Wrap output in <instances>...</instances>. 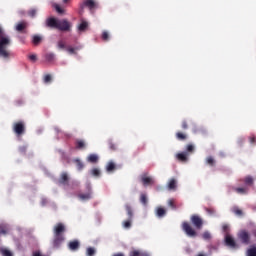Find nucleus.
<instances>
[{"label":"nucleus","mask_w":256,"mask_h":256,"mask_svg":"<svg viewBox=\"0 0 256 256\" xmlns=\"http://www.w3.org/2000/svg\"><path fill=\"white\" fill-rule=\"evenodd\" d=\"M26 149H27L26 147H21L20 151H26Z\"/></svg>","instance_id":"nucleus-56"},{"label":"nucleus","mask_w":256,"mask_h":256,"mask_svg":"<svg viewBox=\"0 0 256 256\" xmlns=\"http://www.w3.org/2000/svg\"><path fill=\"white\" fill-rule=\"evenodd\" d=\"M74 163L76 164V167L78 169V171H83V168L85 167V164H83V162L79 159H75Z\"/></svg>","instance_id":"nucleus-28"},{"label":"nucleus","mask_w":256,"mask_h":256,"mask_svg":"<svg viewBox=\"0 0 256 256\" xmlns=\"http://www.w3.org/2000/svg\"><path fill=\"white\" fill-rule=\"evenodd\" d=\"M12 131L15 133L16 137H23L26 131L25 122H14L12 126Z\"/></svg>","instance_id":"nucleus-4"},{"label":"nucleus","mask_w":256,"mask_h":256,"mask_svg":"<svg viewBox=\"0 0 256 256\" xmlns=\"http://www.w3.org/2000/svg\"><path fill=\"white\" fill-rule=\"evenodd\" d=\"M85 7H88V9H90V11H91V10L95 9V7H97V4L93 0H86V1H84L83 4L80 5L81 11H83V9H85Z\"/></svg>","instance_id":"nucleus-9"},{"label":"nucleus","mask_w":256,"mask_h":256,"mask_svg":"<svg viewBox=\"0 0 256 256\" xmlns=\"http://www.w3.org/2000/svg\"><path fill=\"white\" fill-rule=\"evenodd\" d=\"M67 227L65 224L59 222L53 227V240L52 247L53 249H59L63 243H65V232Z\"/></svg>","instance_id":"nucleus-1"},{"label":"nucleus","mask_w":256,"mask_h":256,"mask_svg":"<svg viewBox=\"0 0 256 256\" xmlns=\"http://www.w3.org/2000/svg\"><path fill=\"white\" fill-rule=\"evenodd\" d=\"M182 231H184L187 237H191L192 239H195L198 235L197 230L187 221L182 222Z\"/></svg>","instance_id":"nucleus-5"},{"label":"nucleus","mask_w":256,"mask_h":256,"mask_svg":"<svg viewBox=\"0 0 256 256\" xmlns=\"http://www.w3.org/2000/svg\"><path fill=\"white\" fill-rule=\"evenodd\" d=\"M141 183L144 187H148L149 185H154L155 180H153V177H150L147 174H142L141 175Z\"/></svg>","instance_id":"nucleus-8"},{"label":"nucleus","mask_w":256,"mask_h":256,"mask_svg":"<svg viewBox=\"0 0 256 256\" xmlns=\"http://www.w3.org/2000/svg\"><path fill=\"white\" fill-rule=\"evenodd\" d=\"M66 50L70 55H77V51H79V47L73 48L71 46L66 47Z\"/></svg>","instance_id":"nucleus-30"},{"label":"nucleus","mask_w":256,"mask_h":256,"mask_svg":"<svg viewBox=\"0 0 256 256\" xmlns=\"http://www.w3.org/2000/svg\"><path fill=\"white\" fill-rule=\"evenodd\" d=\"M197 256H207V255H205V254H203V253H200V254H198Z\"/></svg>","instance_id":"nucleus-57"},{"label":"nucleus","mask_w":256,"mask_h":256,"mask_svg":"<svg viewBox=\"0 0 256 256\" xmlns=\"http://www.w3.org/2000/svg\"><path fill=\"white\" fill-rule=\"evenodd\" d=\"M113 256H125V254H123V253H116V254H114Z\"/></svg>","instance_id":"nucleus-54"},{"label":"nucleus","mask_w":256,"mask_h":256,"mask_svg":"<svg viewBox=\"0 0 256 256\" xmlns=\"http://www.w3.org/2000/svg\"><path fill=\"white\" fill-rule=\"evenodd\" d=\"M228 229H229V226H227V225L223 226V231H227Z\"/></svg>","instance_id":"nucleus-55"},{"label":"nucleus","mask_w":256,"mask_h":256,"mask_svg":"<svg viewBox=\"0 0 256 256\" xmlns=\"http://www.w3.org/2000/svg\"><path fill=\"white\" fill-rule=\"evenodd\" d=\"M78 198L81 200V201H89V199H91V193H86V194H79L78 195Z\"/></svg>","instance_id":"nucleus-29"},{"label":"nucleus","mask_w":256,"mask_h":256,"mask_svg":"<svg viewBox=\"0 0 256 256\" xmlns=\"http://www.w3.org/2000/svg\"><path fill=\"white\" fill-rule=\"evenodd\" d=\"M232 213H234V215H237L238 217H243V210H241L239 207L234 206L231 209Z\"/></svg>","instance_id":"nucleus-22"},{"label":"nucleus","mask_w":256,"mask_h":256,"mask_svg":"<svg viewBox=\"0 0 256 256\" xmlns=\"http://www.w3.org/2000/svg\"><path fill=\"white\" fill-rule=\"evenodd\" d=\"M80 247H81V242H79V240H71L68 243V249L70 251H79Z\"/></svg>","instance_id":"nucleus-11"},{"label":"nucleus","mask_w":256,"mask_h":256,"mask_svg":"<svg viewBox=\"0 0 256 256\" xmlns=\"http://www.w3.org/2000/svg\"><path fill=\"white\" fill-rule=\"evenodd\" d=\"M89 27V23L87 21H82L78 26V31H85Z\"/></svg>","instance_id":"nucleus-32"},{"label":"nucleus","mask_w":256,"mask_h":256,"mask_svg":"<svg viewBox=\"0 0 256 256\" xmlns=\"http://www.w3.org/2000/svg\"><path fill=\"white\" fill-rule=\"evenodd\" d=\"M11 45V40L7 37L0 38V57H4V59H8L10 56L9 51H7V47Z\"/></svg>","instance_id":"nucleus-3"},{"label":"nucleus","mask_w":256,"mask_h":256,"mask_svg":"<svg viewBox=\"0 0 256 256\" xmlns=\"http://www.w3.org/2000/svg\"><path fill=\"white\" fill-rule=\"evenodd\" d=\"M167 215V210L163 207L156 208V216L159 218L165 217Z\"/></svg>","instance_id":"nucleus-18"},{"label":"nucleus","mask_w":256,"mask_h":256,"mask_svg":"<svg viewBox=\"0 0 256 256\" xmlns=\"http://www.w3.org/2000/svg\"><path fill=\"white\" fill-rule=\"evenodd\" d=\"M176 138L178 139V141H185L187 139V134L183 132H177Z\"/></svg>","instance_id":"nucleus-31"},{"label":"nucleus","mask_w":256,"mask_h":256,"mask_svg":"<svg viewBox=\"0 0 256 256\" xmlns=\"http://www.w3.org/2000/svg\"><path fill=\"white\" fill-rule=\"evenodd\" d=\"M95 253H97V250L93 247H88L86 249V256H95Z\"/></svg>","instance_id":"nucleus-34"},{"label":"nucleus","mask_w":256,"mask_h":256,"mask_svg":"<svg viewBox=\"0 0 256 256\" xmlns=\"http://www.w3.org/2000/svg\"><path fill=\"white\" fill-rule=\"evenodd\" d=\"M76 149H85V141L76 140Z\"/></svg>","instance_id":"nucleus-38"},{"label":"nucleus","mask_w":256,"mask_h":256,"mask_svg":"<svg viewBox=\"0 0 256 256\" xmlns=\"http://www.w3.org/2000/svg\"><path fill=\"white\" fill-rule=\"evenodd\" d=\"M208 215H215V208H206Z\"/></svg>","instance_id":"nucleus-49"},{"label":"nucleus","mask_w":256,"mask_h":256,"mask_svg":"<svg viewBox=\"0 0 256 256\" xmlns=\"http://www.w3.org/2000/svg\"><path fill=\"white\" fill-rule=\"evenodd\" d=\"M63 3H69V0H63Z\"/></svg>","instance_id":"nucleus-58"},{"label":"nucleus","mask_w":256,"mask_h":256,"mask_svg":"<svg viewBox=\"0 0 256 256\" xmlns=\"http://www.w3.org/2000/svg\"><path fill=\"white\" fill-rule=\"evenodd\" d=\"M202 238H203L205 241H209V239H211V233H209V231H205V232L202 234Z\"/></svg>","instance_id":"nucleus-41"},{"label":"nucleus","mask_w":256,"mask_h":256,"mask_svg":"<svg viewBox=\"0 0 256 256\" xmlns=\"http://www.w3.org/2000/svg\"><path fill=\"white\" fill-rule=\"evenodd\" d=\"M87 161L88 163H97L99 161V156H97V154H90Z\"/></svg>","instance_id":"nucleus-20"},{"label":"nucleus","mask_w":256,"mask_h":256,"mask_svg":"<svg viewBox=\"0 0 256 256\" xmlns=\"http://www.w3.org/2000/svg\"><path fill=\"white\" fill-rule=\"evenodd\" d=\"M59 185L67 186L69 185V174L67 172H62L60 178L58 179Z\"/></svg>","instance_id":"nucleus-10"},{"label":"nucleus","mask_w":256,"mask_h":256,"mask_svg":"<svg viewBox=\"0 0 256 256\" xmlns=\"http://www.w3.org/2000/svg\"><path fill=\"white\" fill-rule=\"evenodd\" d=\"M141 149H145V146H142Z\"/></svg>","instance_id":"nucleus-60"},{"label":"nucleus","mask_w":256,"mask_h":256,"mask_svg":"<svg viewBox=\"0 0 256 256\" xmlns=\"http://www.w3.org/2000/svg\"><path fill=\"white\" fill-rule=\"evenodd\" d=\"M9 233V227L5 224H0V235H7Z\"/></svg>","instance_id":"nucleus-27"},{"label":"nucleus","mask_w":256,"mask_h":256,"mask_svg":"<svg viewBox=\"0 0 256 256\" xmlns=\"http://www.w3.org/2000/svg\"><path fill=\"white\" fill-rule=\"evenodd\" d=\"M216 161H215V158H213V156H208L206 158V164L209 165V167H215L216 165Z\"/></svg>","instance_id":"nucleus-24"},{"label":"nucleus","mask_w":256,"mask_h":256,"mask_svg":"<svg viewBox=\"0 0 256 256\" xmlns=\"http://www.w3.org/2000/svg\"><path fill=\"white\" fill-rule=\"evenodd\" d=\"M108 146L110 151H117V145H115V143H113L112 141L108 142Z\"/></svg>","instance_id":"nucleus-42"},{"label":"nucleus","mask_w":256,"mask_h":256,"mask_svg":"<svg viewBox=\"0 0 256 256\" xmlns=\"http://www.w3.org/2000/svg\"><path fill=\"white\" fill-rule=\"evenodd\" d=\"M45 59L48 61V63H51L52 61H55V54L48 53L45 55Z\"/></svg>","instance_id":"nucleus-37"},{"label":"nucleus","mask_w":256,"mask_h":256,"mask_svg":"<svg viewBox=\"0 0 256 256\" xmlns=\"http://www.w3.org/2000/svg\"><path fill=\"white\" fill-rule=\"evenodd\" d=\"M238 241L243 245L251 244V234L247 230H240L237 234Z\"/></svg>","instance_id":"nucleus-6"},{"label":"nucleus","mask_w":256,"mask_h":256,"mask_svg":"<svg viewBox=\"0 0 256 256\" xmlns=\"http://www.w3.org/2000/svg\"><path fill=\"white\" fill-rule=\"evenodd\" d=\"M57 46L58 49H67V46H65V42L63 40L58 41Z\"/></svg>","instance_id":"nucleus-44"},{"label":"nucleus","mask_w":256,"mask_h":256,"mask_svg":"<svg viewBox=\"0 0 256 256\" xmlns=\"http://www.w3.org/2000/svg\"><path fill=\"white\" fill-rule=\"evenodd\" d=\"M89 174L91 175V177L99 178L101 177V169L94 167L89 170Z\"/></svg>","instance_id":"nucleus-17"},{"label":"nucleus","mask_w":256,"mask_h":256,"mask_svg":"<svg viewBox=\"0 0 256 256\" xmlns=\"http://www.w3.org/2000/svg\"><path fill=\"white\" fill-rule=\"evenodd\" d=\"M125 209H126V213L128 215V219H133V208H131V205L126 204Z\"/></svg>","instance_id":"nucleus-26"},{"label":"nucleus","mask_w":256,"mask_h":256,"mask_svg":"<svg viewBox=\"0 0 256 256\" xmlns=\"http://www.w3.org/2000/svg\"><path fill=\"white\" fill-rule=\"evenodd\" d=\"M29 59H30L33 63H35V61H37V55L32 54V55L29 56Z\"/></svg>","instance_id":"nucleus-51"},{"label":"nucleus","mask_w":256,"mask_h":256,"mask_svg":"<svg viewBox=\"0 0 256 256\" xmlns=\"http://www.w3.org/2000/svg\"><path fill=\"white\" fill-rule=\"evenodd\" d=\"M102 39H103L104 41H109V32L103 31V32H102Z\"/></svg>","instance_id":"nucleus-46"},{"label":"nucleus","mask_w":256,"mask_h":256,"mask_svg":"<svg viewBox=\"0 0 256 256\" xmlns=\"http://www.w3.org/2000/svg\"><path fill=\"white\" fill-rule=\"evenodd\" d=\"M176 159L181 163H187L189 161V153L188 152H180L176 154Z\"/></svg>","instance_id":"nucleus-12"},{"label":"nucleus","mask_w":256,"mask_h":256,"mask_svg":"<svg viewBox=\"0 0 256 256\" xmlns=\"http://www.w3.org/2000/svg\"><path fill=\"white\" fill-rule=\"evenodd\" d=\"M190 221L195 229H197L198 231H201V229H203L204 222L201 216L194 214L190 217Z\"/></svg>","instance_id":"nucleus-7"},{"label":"nucleus","mask_w":256,"mask_h":256,"mask_svg":"<svg viewBox=\"0 0 256 256\" xmlns=\"http://www.w3.org/2000/svg\"><path fill=\"white\" fill-rule=\"evenodd\" d=\"M54 9L59 13L60 15H63L65 13V10L59 6V4H54Z\"/></svg>","instance_id":"nucleus-40"},{"label":"nucleus","mask_w":256,"mask_h":256,"mask_svg":"<svg viewBox=\"0 0 256 256\" xmlns=\"http://www.w3.org/2000/svg\"><path fill=\"white\" fill-rule=\"evenodd\" d=\"M16 105H23V101L17 100V101H16Z\"/></svg>","instance_id":"nucleus-53"},{"label":"nucleus","mask_w":256,"mask_h":256,"mask_svg":"<svg viewBox=\"0 0 256 256\" xmlns=\"http://www.w3.org/2000/svg\"><path fill=\"white\" fill-rule=\"evenodd\" d=\"M225 243L228 247H231L232 249H235L237 247V243L235 242V239L231 237V235H226Z\"/></svg>","instance_id":"nucleus-15"},{"label":"nucleus","mask_w":256,"mask_h":256,"mask_svg":"<svg viewBox=\"0 0 256 256\" xmlns=\"http://www.w3.org/2000/svg\"><path fill=\"white\" fill-rule=\"evenodd\" d=\"M1 33H3V31H2L1 28H0V35H1Z\"/></svg>","instance_id":"nucleus-59"},{"label":"nucleus","mask_w":256,"mask_h":256,"mask_svg":"<svg viewBox=\"0 0 256 256\" xmlns=\"http://www.w3.org/2000/svg\"><path fill=\"white\" fill-rule=\"evenodd\" d=\"M1 254L3 256H13V253L11 251L7 250V249H2Z\"/></svg>","instance_id":"nucleus-45"},{"label":"nucleus","mask_w":256,"mask_h":256,"mask_svg":"<svg viewBox=\"0 0 256 256\" xmlns=\"http://www.w3.org/2000/svg\"><path fill=\"white\" fill-rule=\"evenodd\" d=\"M24 29H27V22H20L16 26V30L23 31Z\"/></svg>","instance_id":"nucleus-33"},{"label":"nucleus","mask_w":256,"mask_h":256,"mask_svg":"<svg viewBox=\"0 0 256 256\" xmlns=\"http://www.w3.org/2000/svg\"><path fill=\"white\" fill-rule=\"evenodd\" d=\"M29 17H35V15H37V10L36 9H31L28 12Z\"/></svg>","instance_id":"nucleus-48"},{"label":"nucleus","mask_w":256,"mask_h":256,"mask_svg":"<svg viewBox=\"0 0 256 256\" xmlns=\"http://www.w3.org/2000/svg\"><path fill=\"white\" fill-rule=\"evenodd\" d=\"M133 221V219L128 218V220H125L122 225L124 227V229H131V222Z\"/></svg>","instance_id":"nucleus-36"},{"label":"nucleus","mask_w":256,"mask_h":256,"mask_svg":"<svg viewBox=\"0 0 256 256\" xmlns=\"http://www.w3.org/2000/svg\"><path fill=\"white\" fill-rule=\"evenodd\" d=\"M129 256H151V254L143 250H132L129 252Z\"/></svg>","instance_id":"nucleus-16"},{"label":"nucleus","mask_w":256,"mask_h":256,"mask_svg":"<svg viewBox=\"0 0 256 256\" xmlns=\"http://www.w3.org/2000/svg\"><path fill=\"white\" fill-rule=\"evenodd\" d=\"M41 41H42L41 36H39V35H34V36H33L32 42H33L35 45H39V44L41 43Z\"/></svg>","instance_id":"nucleus-39"},{"label":"nucleus","mask_w":256,"mask_h":256,"mask_svg":"<svg viewBox=\"0 0 256 256\" xmlns=\"http://www.w3.org/2000/svg\"><path fill=\"white\" fill-rule=\"evenodd\" d=\"M115 169H116L115 162L113 161L108 162V164L106 165V171L108 173H111V171H115Z\"/></svg>","instance_id":"nucleus-25"},{"label":"nucleus","mask_w":256,"mask_h":256,"mask_svg":"<svg viewBox=\"0 0 256 256\" xmlns=\"http://www.w3.org/2000/svg\"><path fill=\"white\" fill-rule=\"evenodd\" d=\"M51 81H52L51 74H46L44 76V83H51Z\"/></svg>","instance_id":"nucleus-47"},{"label":"nucleus","mask_w":256,"mask_h":256,"mask_svg":"<svg viewBox=\"0 0 256 256\" xmlns=\"http://www.w3.org/2000/svg\"><path fill=\"white\" fill-rule=\"evenodd\" d=\"M247 256H256V246H252L246 251Z\"/></svg>","instance_id":"nucleus-35"},{"label":"nucleus","mask_w":256,"mask_h":256,"mask_svg":"<svg viewBox=\"0 0 256 256\" xmlns=\"http://www.w3.org/2000/svg\"><path fill=\"white\" fill-rule=\"evenodd\" d=\"M168 205L171 207V209H177V205H175V200L174 199H169L168 200Z\"/></svg>","instance_id":"nucleus-43"},{"label":"nucleus","mask_w":256,"mask_h":256,"mask_svg":"<svg viewBox=\"0 0 256 256\" xmlns=\"http://www.w3.org/2000/svg\"><path fill=\"white\" fill-rule=\"evenodd\" d=\"M255 141H256L255 136L250 137V143L251 144L255 143Z\"/></svg>","instance_id":"nucleus-52"},{"label":"nucleus","mask_w":256,"mask_h":256,"mask_svg":"<svg viewBox=\"0 0 256 256\" xmlns=\"http://www.w3.org/2000/svg\"><path fill=\"white\" fill-rule=\"evenodd\" d=\"M239 181L240 183L245 184V187H252L253 183H255V180L251 176H246Z\"/></svg>","instance_id":"nucleus-13"},{"label":"nucleus","mask_w":256,"mask_h":256,"mask_svg":"<svg viewBox=\"0 0 256 256\" xmlns=\"http://www.w3.org/2000/svg\"><path fill=\"white\" fill-rule=\"evenodd\" d=\"M232 190L235 191V193H238V195H247L249 193V187H232Z\"/></svg>","instance_id":"nucleus-14"},{"label":"nucleus","mask_w":256,"mask_h":256,"mask_svg":"<svg viewBox=\"0 0 256 256\" xmlns=\"http://www.w3.org/2000/svg\"><path fill=\"white\" fill-rule=\"evenodd\" d=\"M140 203H142V205L144 207H147V203H149V200L147 198V194H145V193L140 194Z\"/></svg>","instance_id":"nucleus-21"},{"label":"nucleus","mask_w":256,"mask_h":256,"mask_svg":"<svg viewBox=\"0 0 256 256\" xmlns=\"http://www.w3.org/2000/svg\"><path fill=\"white\" fill-rule=\"evenodd\" d=\"M182 129H189V124L187 123V120H184L183 122H182Z\"/></svg>","instance_id":"nucleus-50"},{"label":"nucleus","mask_w":256,"mask_h":256,"mask_svg":"<svg viewBox=\"0 0 256 256\" xmlns=\"http://www.w3.org/2000/svg\"><path fill=\"white\" fill-rule=\"evenodd\" d=\"M184 153H188V156L193 155V153H195V146L193 144H188Z\"/></svg>","instance_id":"nucleus-23"},{"label":"nucleus","mask_w":256,"mask_h":256,"mask_svg":"<svg viewBox=\"0 0 256 256\" xmlns=\"http://www.w3.org/2000/svg\"><path fill=\"white\" fill-rule=\"evenodd\" d=\"M168 189L170 191H175V189H177V180H175L174 178L170 179L168 183Z\"/></svg>","instance_id":"nucleus-19"},{"label":"nucleus","mask_w":256,"mask_h":256,"mask_svg":"<svg viewBox=\"0 0 256 256\" xmlns=\"http://www.w3.org/2000/svg\"><path fill=\"white\" fill-rule=\"evenodd\" d=\"M45 27L48 29H58V31H71V22L67 19L59 20L55 17H49L45 21Z\"/></svg>","instance_id":"nucleus-2"}]
</instances>
